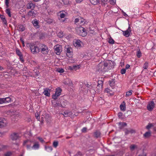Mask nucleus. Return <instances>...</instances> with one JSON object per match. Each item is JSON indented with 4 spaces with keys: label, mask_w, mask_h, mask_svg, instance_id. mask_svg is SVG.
Here are the masks:
<instances>
[{
    "label": "nucleus",
    "mask_w": 156,
    "mask_h": 156,
    "mask_svg": "<svg viewBox=\"0 0 156 156\" xmlns=\"http://www.w3.org/2000/svg\"><path fill=\"white\" fill-rule=\"evenodd\" d=\"M84 20H75V23L77 25L82 26L83 25L85 22L84 21Z\"/></svg>",
    "instance_id": "18"
},
{
    "label": "nucleus",
    "mask_w": 156,
    "mask_h": 156,
    "mask_svg": "<svg viewBox=\"0 0 156 156\" xmlns=\"http://www.w3.org/2000/svg\"><path fill=\"white\" fill-rule=\"evenodd\" d=\"M32 23H33L34 26L36 27L37 28H39V27L38 25V22L37 20H34L32 21Z\"/></svg>",
    "instance_id": "26"
},
{
    "label": "nucleus",
    "mask_w": 156,
    "mask_h": 156,
    "mask_svg": "<svg viewBox=\"0 0 156 156\" xmlns=\"http://www.w3.org/2000/svg\"><path fill=\"white\" fill-rule=\"evenodd\" d=\"M58 72L60 73H63L64 72V70L62 68H58L57 69Z\"/></svg>",
    "instance_id": "49"
},
{
    "label": "nucleus",
    "mask_w": 156,
    "mask_h": 156,
    "mask_svg": "<svg viewBox=\"0 0 156 156\" xmlns=\"http://www.w3.org/2000/svg\"><path fill=\"white\" fill-rule=\"evenodd\" d=\"M5 103H9L11 101V99L9 97H6V98H3Z\"/></svg>",
    "instance_id": "33"
},
{
    "label": "nucleus",
    "mask_w": 156,
    "mask_h": 156,
    "mask_svg": "<svg viewBox=\"0 0 156 156\" xmlns=\"http://www.w3.org/2000/svg\"><path fill=\"white\" fill-rule=\"evenodd\" d=\"M151 136V132L150 131L146 132L144 134V136L145 138L149 137Z\"/></svg>",
    "instance_id": "23"
},
{
    "label": "nucleus",
    "mask_w": 156,
    "mask_h": 156,
    "mask_svg": "<svg viewBox=\"0 0 156 156\" xmlns=\"http://www.w3.org/2000/svg\"><path fill=\"white\" fill-rule=\"evenodd\" d=\"M41 53L44 55L48 54V50L47 46L44 44H42L41 45Z\"/></svg>",
    "instance_id": "7"
},
{
    "label": "nucleus",
    "mask_w": 156,
    "mask_h": 156,
    "mask_svg": "<svg viewBox=\"0 0 156 156\" xmlns=\"http://www.w3.org/2000/svg\"><path fill=\"white\" fill-rule=\"evenodd\" d=\"M149 63L148 62H146L143 66V68L144 69H147L148 67Z\"/></svg>",
    "instance_id": "43"
},
{
    "label": "nucleus",
    "mask_w": 156,
    "mask_h": 156,
    "mask_svg": "<svg viewBox=\"0 0 156 156\" xmlns=\"http://www.w3.org/2000/svg\"><path fill=\"white\" fill-rule=\"evenodd\" d=\"M136 55L138 58H140L142 54L140 50L137 51L136 52Z\"/></svg>",
    "instance_id": "41"
},
{
    "label": "nucleus",
    "mask_w": 156,
    "mask_h": 156,
    "mask_svg": "<svg viewBox=\"0 0 156 156\" xmlns=\"http://www.w3.org/2000/svg\"><path fill=\"white\" fill-rule=\"evenodd\" d=\"M138 156H146V154L143 153L142 154L139 155Z\"/></svg>",
    "instance_id": "64"
},
{
    "label": "nucleus",
    "mask_w": 156,
    "mask_h": 156,
    "mask_svg": "<svg viewBox=\"0 0 156 156\" xmlns=\"http://www.w3.org/2000/svg\"><path fill=\"white\" fill-rule=\"evenodd\" d=\"M29 46L31 52L33 54H36L40 51V49L34 43H29Z\"/></svg>",
    "instance_id": "3"
},
{
    "label": "nucleus",
    "mask_w": 156,
    "mask_h": 156,
    "mask_svg": "<svg viewBox=\"0 0 156 156\" xmlns=\"http://www.w3.org/2000/svg\"><path fill=\"white\" fill-rule=\"evenodd\" d=\"M91 3L94 5H97L99 2V0H90Z\"/></svg>",
    "instance_id": "28"
},
{
    "label": "nucleus",
    "mask_w": 156,
    "mask_h": 156,
    "mask_svg": "<svg viewBox=\"0 0 156 156\" xmlns=\"http://www.w3.org/2000/svg\"><path fill=\"white\" fill-rule=\"evenodd\" d=\"M17 27L19 28V30L20 31H23L25 30V27L22 25H18Z\"/></svg>",
    "instance_id": "30"
},
{
    "label": "nucleus",
    "mask_w": 156,
    "mask_h": 156,
    "mask_svg": "<svg viewBox=\"0 0 156 156\" xmlns=\"http://www.w3.org/2000/svg\"><path fill=\"white\" fill-rule=\"evenodd\" d=\"M105 91V92L109 93L110 95H112L114 94V92L113 91L109 88H106Z\"/></svg>",
    "instance_id": "24"
},
{
    "label": "nucleus",
    "mask_w": 156,
    "mask_h": 156,
    "mask_svg": "<svg viewBox=\"0 0 156 156\" xmlns=\"http://www.w3.org/2000/svg\"><path fill=\"white\" fill-rule=\"evenodd\" d=\"M137 148V146L134 144H132L130 146V150L132 151L135 148Z\"/></svg>",
    "instance_id": "35"
},
{
    "label": "nucleus",
    "mask_w": 156,
    "mask_h": 156,
    "mask_svg": "<svg viewBox=\"0 0 156 156\" xmlns=\"http://www.w3.org/2000/svg\"><path fill=\"white\" fill-rule=\"evenodd\" d=\"M64 12H65V11H61L60 13H58V15L61 18H64L66 15Z\"/></svg>",
    "instance_id": "31"
},
{
    "label": "nucleus",
    "mask_w": 156,
    "mask_h": 156,
    "mask_svg": "<svg viewBox=\"0 0 156 156\" xmlns=\"http://www.w3.org/2000/svg\"><path fill=\"white\" fill-rule=\"evenodd\" d=\"M20 134L19 133H14L11 135V138L12 140H15L18 139L20 137Z\"/></svg>",
    "instance_id": "11"
},
{
    "label": "nucleus",
    "mask_w": 156,
    "mask_h": 156,
    "mask_svg": "<svg viewBox=\"0 0 156 156\" xmlns=\"http://www.w3.org/2000/svg\"><path fill=\"white\" fill-rule=\"evenodd\" d=\"M38 139L40 140V141L42 143H43L44 142V140L42 138L39 137H38Z\"/></svg>",
    "instance_id": "53"
},
{
    "label": "nucleus",
    "mask_w": 156,
    "mask_h": 156,
    "mask_svg": "<svg viewBox=\"0 0 156 156\" xmlns=\"http://www.w3.org/2000/svg\"><path fill=\"white\" fill-rule=\"evenodd\" d=\"M126 69H122L121 70V73L122 74H124L126 73Z\"/></svg>",
    "instance_id": "51"
},
{
    "label": "nucleus",
    "mask_w": 156,
    "mask_h": 156,
    "mask_svg": "<svg viewBox=\"0 0 156 156\" xmlns=\"http://www.w3.org/2000/svg\"><path fill=\"white\" fill-rule=\"evenodd\" d=\"M77 33L79 35L85 37L87 34L86 30L83 27H80L76 29Z\"/></svg>",
    "instance_id": "4"
},
{
    "label": "nucleus",
    "mask_w": 156,
    "mask_h": 156,
    "mask_svg": "<svg viewBox=\"0 0 156 156\" xmlns=\"http://www.w3.org/2000/svg\"><path fill=\"white\" fill-rule=\"evenodd\" d=\"M45 150L48 152H51L53 148L51 146H45Z\"/></svg>",
    "instance_id": "29"
},
{
    "label": "nucleus",
    "mask_w": 156,
    "mask_h": 156,
    "mask_svg": "<svg viewBox=\"0 0 156 156\" xmlns=\"http://www.w3.org/2000/svg\"><path fill=\"white\" fill-rule=\"evenodd\" d=\"M26 6L27 9L33 10L35 8V4L32 2H30L27 4Z\"/></svg>",
    "instance_id": "16"
},
{
    "label": "nucleus",
    "mask_w": 156,
    "mask_h": 156,
    "mask_svg": "<svg viewBox=\"0 0 156 156\" xmlns=\"http://www.w3.org/2000/svg\"><path fill=\"white\" fill-rule=\"evenodd\" d=\"M155 104L154 101H151L149 102L147 105V109L150 111H152L154 107Z\"/></svg>",
    "instance_id": "8"
},
{
    "label": "nucleus",
    "mask_w": 156,
    "mask_h": 156,
    "mask_svg": "<svg viewBox=\"0 0 156 156\" xmlns=\"http://www.w3.org/2000/svg\"><path fill=\"white\" fill-rule=\"evenodd\" d=\"M80 67V65H75L73 66H69V69L71 70H76L78 69H79Z\"/></svg>",
    "instance_id": "19"
},
{
    "label": "nucleus",
    "mask_w": 156,
    "mask_h": 156,
    "mask_svg": "<svg viewBox=\"0 0 156 156\" xmlns=\"http://www.w3.org/2000/svg\"><path fill=\"white\" fill-rule=\"evenodd\" d=\"M39 147V145L38 142H36L32 147V148L35 150L38 149Z\"/></svg>",
    "instance_id": "27"
},
{
    "label": "nucleus",
    "mask_w": 156,
    "mask_h": 156,
    "mask_svg": "<svg viewBox=\"0 0 156 156\" xmlns=\"http://www.w3.org/2000/svg\"><path fill=\"white\" fill-rule=\"evenodd\" d=\"M62 2L65 5H68L69 4V1L68 0H63Z\"/></svg>",
    "instance_id": "50"
},
{
    "label": "nucleus",
    "mask_w": 156,
    "mask_h": 156,
    "mask_svg": "<svg viewBox=\"0 0 156 156\" xmlns=\"http://www.w3.org/2000/svg\"><path fill=\"white\" fill-rule=\"evenodd\" d=\"M61 46L58 45H56L54 46L55 51L57 55H59L61 52Z\"/></svg>",
    "instance_id": "10"
},
{
    "label": "nucleus",
    "mask_w": 156,
    "mask_h": 156,
    "mask_svg": "<svg viewBox=\"0 0 156 156\" xmlns=\"http://www.w3.org/2000/svg\"><path fill=\"white\" fill-rule=\"evenodd\" d=\"M154 126V125L153 124L151 123H149L148 125L146 126V129H149L151 128Z\"/></svg>",
    "instance_id": "37"
},
{
    "label": "nucleus",
    "mask_w": 156,
    "mask_h": 156,
    "mask_svg": "<svg viewBox=\"0 0 156 156\" xmlns=\"http://www.w3.org/2000/svg\"><path fill=\"white\" fill-rule=\"evenodd\" d=\"M65 117L70 116L72 115V113L70 112L66 111L64 112V114H62Z\"/></svg>",
    "instance_id": "22"
},
{
    "label": "nucleus",
    "mask_w": 156,
    "mask_h": 156,
    "mask_svg": "<svg viewBox=\"0 0 156 156\" xmlns=\"http://www.w3.org/2000/svg\"><path fill=\"white\" fill-rule=\"evenodd\" d=\"M107 1L108 0H101V5H105L107 3Z\"/></svg>",
    "instance_id": "42"
},
{
    "label": "nucleus",
    "mask_w": 156,
    "mask_h": 156,
    "mask_svg": "<svg viewBox=\"0 0 156 156\" xmlns=\"http://www.w3.org/2000/svg\"><path fill=\"white\" fill-rule=\"evenodd\" d=\"M120 108L121 111H125L126 110V103L123 101L120 105Z\"/></svg>",
    "instance_id": "20"
},
{
    "label": "nucleus",
    "mask_w": 156,
    "mask_h": 156,
    "mask_svg": "<svg viewBox=\"0 0 156 156\" xmlns=\"http://www.w3.org/2000/svg\"><path fill=\"white\" fill-rule=\"evenodd\" d=\"M5 119L3 118H0V128L3 126V125L2 124L4 123Z\"/></svg>",
    "instance_id": "38"
},
{
    "label": "nucleus",
    "mask_w": 156,
    "mask_h": 156,
    "mask_svg": "<svg viewBox=\"0 0 156 156\" xmlns=\"http://www.w3.org/2000/svg\"><path fill=\"white\" fill-rule=\"evenodd\" d=\"M67 103L68 102L67 100L63 99H61V101L60 102L61 105L60 107L65 108L67 104Z\"/></svg>",
    "instance_id": "14"
},
{
    "label": "nucleus",
    "mask_w": 156,
    "mask_h": 156,
    "mask_svg": "<svg viewBox=\"0 0 156 156\" xmlns=\"http://www.w3.org/2000/svg\"><path fill=\"white\" fill-rule=\"evenodd\" d=\"M120 129H121L124 126L127 125V124L125 122H119L118 123Z\"/></svg>",
    "instance_id": "21"
},
{
    "label": "nucleus",
    "mask_w": 156,
    "mask_h": 156,
    "mask_svg": "<svg viewBox=\"0 0 156 156\" xmlns=\"http://www.w3.org/2000/svg\"><path fill=\"white\" fill-rule=\"evenodd\" d=\"M94 134L95 137L97 138L99 137L100 136L101 134L98 131L95 132Z\"/></svg>",
    "instance_id": "39"
},
{
    "label": "nucleus",
    "mask_w": 156,
    "mask_h": 156,
    "mask_svg": "<svg viewBox=\"0 0 156 156\" xmlns=\"http://www.w3.org/2000/svg\"><path fill=\"white\" fill-rule=\"evenodd\" d=\"M108 65L107 62L100 63L98 65L97 69L100 72H105L109 70Z\"/></svg>",
    "instance_id": "2"
},
{
    "label": "nucleus",
    "mask_w": 156,
    "mask_h": 156,
    "mask_svg": "<svg viewBox=\"0 0 156 156\" xmlns=\"http://www.w3.org/2000/svg\"><path fill=\"white\" fill-rule=\"evenodd\" d=\"M87 128L86 127H83L82 129V131L83 133H85L87 131Z\"/></svg>",
    "instance_id": "59"
},
{
    "label": "nucleus",
    "mask_w": 156,
    "mask_h": 156,
    "mask_svg": "<svg viewBox=\"0 0 156 156\" xmlns=\"http://www.w3.org/2000/svg\"><path fill=\"white\" fill-rule=\"evenodd\" d=\"M76 2L77 3H80L83 0H75Z\"/></svg>",
    "instance_id": "61"
},
{
    "label": "nucleus",
    "mask_w": 156,
    "mask_h": 156,
    "mask_svg": "<svg viewBox=\"0 0 156 156\" xmlns=\"http://www.w3.org/2000/svg\"><path fill=\"white\" fill-rule=\"evenodd\" d=\"M108 42L109 44H113L114 43V41L111 37H110L108 39Z\"/></svg>",
    "instance_id": "40"
},
{
    "label": "nucleus",
    "mask_w": 156,
    "mask_h": 156,
    "mask_svg": "<svg viewBox=\"0 0 156 156\" xmlns=\"http://www.w3.org/2000/svg\"><path fill=\"white\" fill-rule=\"evenodd\" d=\"M122 115H123V114L122 112H119L118 113V116L119 118H122Z\"/></svg>",
    "instance_id": "57"
},
{
    "label": "nucleus",
    "mask_w": 156,
    "mask_h": 156,
    "mask_svg": "<svg viewBox=\"0 0 156 156\" xmlns=\"http://www.w3.org/2000/svg\"><path fill=\"white\" fill-rule=\"evenodd\" d=\"M16 53L19 56L22 55V53L19 49H16Z\"/></svg>",
    "instance_id": "45"
},
{
    "label": "nucleus",
    "mask_w": 156,
    "mask_h": 156,
    "mask_svg": "<svg viewBox=\"0 0 156 156\" xmlns=\"http://www.w3.org/2000/svg\"><path fill=\"white\" fill-rule=\"evenodd\" d=\"M52 103L53 104V107H57L58 106L60 107V103H58L56 101H52Z\"/></svg>",
    "instance_id": "25"
},
{
    "label": "nucleus",
    "mask_w": 156,
    "mask_h": 156,
    "mask_svg": "<svg viewBox=\"0 0 156 156\" xmlns=\"http://www.w3.org/2000/svg\"><path fill=\"white\" fill-rule=\"evenodd\" d=\"M130 67V65H129L127 64V65H126V69H128Z\"/></svg>",
    "instance_id": "62"
},
{
    "label": "nucleus",
    "mask_w": 156,
    "mask_h": 156,
    "mask_svg": "<svg viewBox=\"0 0 156 156\" xmlns=\"http://www.w3.org/2000/svg\"><path fill=\"white\" fill-rule=\"evenodd\" d=\"M109 2L112 5H114L115 4L116 0H109Z\"/></svg>",
    "instance_id": "46"
},
{
    "label": "nucleus",
    "mask_w": 156,
    "mask_h": 156,
    "mask_svg": "<svg viewBox=\"0 0 156 156\" xmlns=\"http://www.w3.org/2000/svg\"><path fill=\"white\" fill-rule=\"evenodd\" d=\"M109 83L110 86L112 87H113L115 85V82L113 80L110 81Z\"/></svg>",
    "instance_id": "36"
},
{
    "label": "nucleus",
    "mask_w": 156,
    "mask_h": 156,
    "mask_svg": "<svg viewBox=\"0 0 156 156\" xmlns=\"http://www.w3.org/2000/svg\"><path fill=\"white\" fill-rule=\"evenodd\" d=\"M121 66H124V61H122L120 63Z\"/></svg>",
    "instance_id": "63"
},
{
    "label": "nucleus",
    "mask_w": 156,
    "mask_h": 156,
    "mask_svg": "<svg viewBox=\"0 0 156 156\" xmlns=\"http://www.w3.org/2000/svg\"><path fill=\"white\" fill-rule=\"evenodd\" d=\"M58 36L60 38L62 37L63 36V32H60L58 33Z\"/></svg>",
    "instance_id": "48"
},
{
    "label": "nucleus",
    "mask_w": 156,
    "mask_h": 156,
    "mask_svg": "<svg viewBox=\"0 0 156 156\" xmlns=\"http://www.w3.org/2000/svg\"><path fill=\"white\" fill-rule=\"evenodd\" d=\"M69 84H68V83H65V84H68L69 86H73V83H72V82L71 80H69Z\"/></svg>",
    "instance_id": "58"
},
{
    "label": "nucleus",
    "mask_w": 156,
    "mask_h": 156,
    "mask_svg": "<svg viewBox=\"0 0 156 156\" xmlns=\"http://www.w3.org/2000/svg\"><path fill=\"white\" fill-rule=\"evenodd\" d=\"M125 132V135H127L129 133H135V130L133 129H128L126 128L124 130Z\"/></svg>",
    "instance_id": "13"
},
{
    "label": "nucleus",
    "mask_w": 156,
    "mask_h": 156,
    "mask_svg": "<svg viewBox=\"0 0 156 156\" xmlns=\"http://www.w3.org/2000/svg\"><path fill=\"white\" fill-rule=\"evenodd\" d=\"M20 59L22 62H24V60L23 58V55L19 56Z\"/></svg>",
    "instance_id": "54"
},
{
    "label": "nucleus",
    "mask_w": 156,
    "mask_h": 156,
    "mask_svg": "<svg viewBox=\"0 0 156 156\" xmlns=\"http://www.w3.org/2000/svg\"><path fill=\"white\" fill-rule=\"evenodd\" d=\"M9 0H5V3L6 6V7L7 8L6 10V12L9 17H10L11 16L10 10L8 8L9 6Z\"/></svg>",
    "instance_id": "9"
},
{
    "label": "nucleus",
    "mask_w": 156,
    "mask_h": 156,
    "mask_svg": "<svg viewBox=\"0 0 156 156\" xmlns=\"http://www.w3.org/2000/svg\"><path fill=\"white\" fill-rule=\"evenodd\" d=\"M74 46L77 48H80L83 45V43L79 40H75L73 41Z\"/></svg>",
    "instance_id": "5"
},
{
    "label": "nucleus",
    "mask_w": 156,
    "mask_h": 156,
    "mask_svg": "<svg viewBox=\"0 0 156 156\" xmlns=\"http://www.w3.org/2000/svg\"><path fill=\"white\" fill-rule=\"evenodd\" d=\"M131 31V29L130 26H129L127 29L124 31H123V34L126 37H128Z\"/></svg>",
    "instance_id": "12"
},
{
    "label": "nucleus",
    "mask_w": 156,
    "mask_h": 156,
    "mask_svg": "<svg viewBox=\"0 0 156 156\" xmlns=\"http://www.w3.org/2000/svg\"><path fill=\"white\" fill-rule=\"evenodd\" d=\"M103 83V82L102 80H99L98 81V84H95L91 85L92 87L90 88L89 90L91 91L92 90L95 92L99 93L102 90Z\"/></svg>",
    "instance_id": "1"
},
{
    "label": "nucleus",
    "mask_w": 156,
    "mask_h": 156,
    "mask_svg": "<svg viewBox=\"0 0 156 156\" xmlns=\"http://www.w3.org/2000/svg\"><path fill=\"white\" fill-rule=\"evenodd\" d=\"M29 142V140H27L24 141L23 144V146H25L27 143Z\"/></svg>",
    "instance_id": "60"
},
{
    "label": "nucleus",
    "mask_w": 156,
    "mask_h": 156,
    "mask_svg": "<svg viewBox=\"0 0 156 156\" xmlns=\"http://www.w3.org/2000/svg\"><path fill=\"white\" fill-rule=\"evenodd\" d=\"M28 15L30 16H35L36 13L34 11H30L28 13Z\"/></svg>",
    "instance_id": "32"
},
{
    "label": "nucleus",
    "mask_w": 156,
    "mask_h": 156,
    "mask_svg": "<svg viewBox=\"0 0 156 156\" xmlns=\"http://www.w3.org/2000/svg\"><path fill=\"white\" fill-rule=\"evenodd\" d=\"M5 103L3 98H0V104Z\"/></svg>",
    "instance_id": "56"
},
{
    "label": "nucleus",
    "mask_w": 156,
    "mask_h": 156,
    "mask_svg": "<svg viewBox=\"0 0 156 156\" xmlns=\"http://www.w3.org/2000/svg\"><path fill=\"white\" fill-rule=\"evenodd\" d=\"M21 42H22L23 46L24 47L25 46V43L23 39L22 38H21L20 39Z\"/></svg>",
    "instance_id": "52"
},
{
    "label": "nucleus",
    "mask_w": 156,
    "mask_h": 156,
    "mask_svg": "<svg viewBox=\"0 0 156 156\" xmlns=\"http://www.w3.org/2000/svg\"><path fill=\"white\" fill-rule=\"evenodd\" d=\"M12 154V153L11 152H7L4 154V156H11Z\"/></svg>",
    "instance_id": "47"
},
{
    "label": "nucleus",
    "mask_w": 156,
    "mask_h": 156,
    "mask_svg": "<svg viewBox=\"0 0 156 156\" xmlns=\"http://www.w3.org/2000/svg\"><path fill=\"white\" fill-rule=\"evenodd\" d=\"M35 117L38 120H39L40 119V116L38 113H36L35 114Z\"/></svg>",
    "instance_id": "55"
},
{
    "label": "nucleus",
    "mask_w": 156,
    "mask_h": 156,
    "mask_svg": "<svg viewBox=\"0 0 156 156\" xmlns=\"http://www.w3.org/2000/svg\"><path fill=\"white\" fill-rule=\"evenodd\" d=\"M66 55H68V57H69L72 56V49L71 48H66Z\"/></svg>",
    "instance_id": "17"
},
{
    "label": "nucleus",
    "mask_w": 156,
    "mask_h": 156,
    "mask_svg": "<svg viewBox=\"0 0 156 156\" xmlns=\"http://www.w3.org/2000/svg\"><path fill=\"white\" fill-rule=\"evenodd\" d=\"M53 146L55 148H56L58 145V142L57 141H55L53 142Z\"/></svg>",
    "instance_id": "44"
},
{
    "label": "nucleus",
    "mask_w": 156,
    "mask_h": 156,
    "mask_svg": "<svg viewBox=\"0 0 156 156\" xmlns=\"http://www.w3.org/2000/svg\"><path fill=\"white\" fill-rule=\"evenodd\" d=\"M44 91L43 93L44 95L46 96L49 97L50 95V92L51 90L48 88H46L44 89Z\"/></svg>",
    "instance_id": "15"
},
{
    "label": "nucleus",
    "mask_w": 156,
    "mask_h": 156,
    "mask_svg": "<svg viewBox=\"0 0 156 156\" xmlns=\"http://www.w3.org/2000/svg\"><path fill=\"white\" fill-rule=\"evenodd\" d=\"M62 91V90L61 88L58 87L56 88L55 93L52 95V98L55 100L57 99V97L61 94Z\"/></svg>",
    "instance_id": "6"
},
{
    "label": "nucleus",
    "mask_w": 156,
    "mask_h": 156,
    "mask_svg": "<svg viewBox=\"0 0 156 156\" xmlns=\"http://www.w3.org/2000/svg\"><path fill=\"white\" fill-rule=\"evenodd\" d=\"M133 93V90H129L126 92V97H128L129 96L131 95Z\"/></svg>",
    "instance_id": "34"
}]
</instances>
